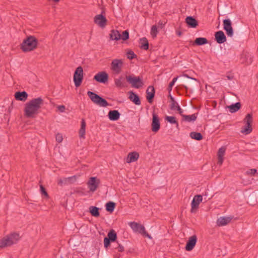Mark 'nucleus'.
<instances>
[{"mask_svg": "<svg viewBox=\"0 0 258 258\" xmlns=\"http://www.w3.org/2000/svg\"><path fill=\"white\" fill-rule=\"evenodd\" d=\"M208 43L207 38L204 37H198L195 40L194 43L198 46L206 44Z\"/></svg>", "mask_w": 258, "mask_h": 258, "instance_id": "31", "label": "nucleus"}, {"mask_svg": "<svg viewBox=\"0 0 258 258\" xmlns=\"http://www.w3.org/2000/svg\"><path fill=\"white\" fill-rule=\"evenodd\" d=\"M55 139H56V141L59 143H61L63 140L62 136L61 134H59V133H57L56 135Z\"/></svg>", "mask_w": 258, "mask_h": 258, "instance_id": "44", "label": "nucleus"}, {"mask_svg": "<svg viewBox=\"0 0 258 258\" xmlns=\"http://www.w3.org/2000/svg\"><path fill=\"white\" fill-rule=\"evenodd\" d=\"M223 28L228 37L233 36V29L232 27V22L230 19H227L223 20Z\"/></svg>", "mask_w": 258, "mask_h": 258, "instance_id": "12", "label": "nucleus"}, {"mask_svg": "<svg viewBox=\"0 0 258 258\" xmlns=\"http://www.w3.org/2000/svg\"><path fill=\"white\" fill-rule=\"evenodd\" d=\"M126 81L131 84L132 87L140 88L143 87L144 83L139 77L126 76Z\"/></svg>", "mask_w": 258, "mask_h": 258, "instance_id": "7", "label": "nucleus"}, {"mask_svg": "<svg viewBox=\"0 0 258 258\" xmlns=\"http://www.w3.org/2000/svg\"><path fill=\"white\" fill-rule=\"evenodd\" d=\"M170 109L172 110H177L180 115H182L183 113L182 109L180 108L178 103L174 100V98L170 95Z\"/></svg>", "mask_w": 258, "mask_h": 258, "instance_id": "18", "label": "nucleus"}, {"mask_svg": "<svg viewBox=\"0 0 258 258\" xmlns=\"http://www.w3.org/2000/svg\"><path fill=\"white\" fill-rule=\"evenodd\" d=\"M87 95L94 104L99 106L105 107L109 105L108 103L105 99L93 92L89 91L87 92Z\"/></svg>", "mask_w": 258, "mask_h": 258, "instance_id": "4", "label": "nucleus"}, {"mask_svg": "<svg viewBox=\"0 0 258 258\" xmlns=\"http://www.w3.org/2000/svg\"><path fill=\"white\" fill-rule=\"evenodd\" d=\"M38 41L37 39L33 36H29L25 39L21 44V48L24 52H29L36 49Z\"/></svg>", "mask_w": 258, "mask_h": 258, "instance_id": "2", "label": "nucleus"}, {"mask_svg": "<svg viewBox=\"0 0 258 258\" xmlns=\"http://www.w3.org/2000/svg\"><path fill=\"white\" fill-rule=\"evenodd\" d=\"M139 158V154L136 152L130 153L126 159L127 163H131L136 161Z\"/></svg>", "mask_w": 258, "mask_h": 258, "instance_id": "25", "label": "nucleus"}, {"mask_svg": "<svg viewBox=\"0 0 258 258\" xmlns=\"http://www.w3.org/2000/svg\"><path fill=\"white\" fill-rule=\"evenodd\" d=\"M140 42L141 44V47L142 49L147 50L149 48V43L146 38L144 37L140 39Z\"/></svg>", "mask_w": 258, "mask_h": 258, "instance_id": "38", "label": "nucleus"}, {"mask_svg": "<svg viewBox=\"0 0 258 258\" xmlns=\"http://www.w3.org/2000/svg\"><path fill=\"white\" fill-rule=\"evenodd\" d=\"M99 210L98 208L94 206H91L89 208V211L91 215L95 217H98L100 215Z\"/></svg>", "mask_w": 258, "mask_h": 258, "instance_id": "35", "label": "nucleus"}, {"mask_svg": "<svg viewBox=\"0 0 258 258\" xmlns=\"http://www.w3.org/2000/svg\"><path fill=\"white\" fill-rule=\"evenodd\" d=\"M83 79V70L82 67H78L74 74V81L76 87H79Z\"/></svg>", "mask_w": 258, "mask_h": 258, "instance_id": "9", "label": "nucleus"}, {"mask_svg": "<svg viewBox=\"0 0 258 258\" xmlns=\"http://www.w3.org/2000/svg\"><path fill=\"white\" fill-rule=\"evenodd\" d=\"M40 191L42 195H44L46 197H48V195L43 185H40Z\"/></svg>", "mask_w": 258, "mask_h": 258, "instance_id": "47", "label": "nucleus"}, {"mask_svg": "<svg viewBox=\"0 0 258 258\" xmlns=\"http://www.w3.org/2000/svg\"><path fill=\"white\" fill-rule=\"evenodd\" d=\"M226 77L227 79L229 80H232L233 79V76L232 75H227Z\"/></svg>", "mask_w": 258, "mask_h": 258, "instance_id": "52", "label": "nucleus"}, {"mask_svg": "<svg viewBox=\"0 0 258 258\" xmlns=\"http://www.w3.org/2000/svg\"><path fill=\"white\" fill-rule=\"evenodd\" d=\"M225 152V148L222 147L218 151V157H223Z\"/></svg>", "mask_w": 258, "mask_h": 258, "instance_id": "43", "label": "nucleus"}, {"mask_svg": "<svg viewBox=\"0 0 258 258\" xmlns=\"http://www.w3.org/2000/svg\"><path fill=\"white\" fill-rule=\"evenodd\" d=\"M126 56L128 59H133L136 56V55L134 53V52L133 51L130 50L127 52Z\"/></svg>", "mask_w": 258, "mask_h": 258, "instance_id": "42", "label": "nucleus"}, {"mask_svg": "<svg viewBox=\"0 0 258 258\" xmlns=\"http://www.w3.org/2000/svg\"><path fill=\"white\" fill-rule=\"evenodd\" d=\"M120 114L118 110H110L108 112V118L110 120L115 121L119 119Z\"/></svg>", "mask_w": 258, "mask_h": 258, "instance_id": "24", "label": "nucleus"}, {"mask_svg": "<svg viewBox=\"0 0 258 258\" xmlns=\"http://www.w3.org/2000/svg\"><path fill=\"white\" fill-rule=\"evenodd\" d=\"M111 242L109 239L107 237H105L104 239V245L105 248H107L110 245V242Z\"/></svg>", "mask_w": 258, "mask_h": 258, "instance_id": "46", "label": "nucleus"}, {"mask_svg": "<svg viewBox=\"0 0 258 258\" xmlns=\"http://www.w3.org/2000/svg\"><path fill=\"white\" fill-rule=\"evenodd\" d=\"M129 38V33L127 30H125L122 32V35H121V39L122 40H126Z\"/></svg>", "mask_w": 258, "mask_h": 258, "instance_id": "41", "label": "nucleus"}, {"mask_svg": "<svg viewBox=\"0 0 258 258\" xmlns=\"http://www.w3.org/2000/svg\"><path fill=\"white\" fill-rule=\"evenodd\" d=\"M177 77L174 78L171 82H173L175 84V82L177 81Z\"/></svg>", "mask_w": 258, "mask_h": 258, "instance_id": "53", "label": "nucleus"}, {"mask_svg": "<svg viewBox=\"0 0 258 258\" xmlns=\"http://www.w3.org/2000/svg\"><path fill=\"white\" fill-rule=\"evenodd\" d=\"M197 238L196 235H193L189 237V239L186 242L185 246V249L187 251L191 250L196 244Z\"/></svg>", "mask_w": 258, "mask_h": 258, "instance_id": "17", "label": "nucleus"}, {"mask_svg": "<svg viewBox=\"0 0 258 258\" xmlns=\"http://www.w3.org/2000/svg\"><path fill=\"white\" fill-rule=\"evenodd\" d=\"M75 176H72L69 177H65L63 179H59L58 180V184L60 185H63L64 184H67L70 183H71V180L73 178H75Z\"/></svg>", "mask_w": 258, "mask_h": 258, "instance_id": "33", "label": "nucleus"}, {"mask_svg": "<svg viewBox=\"0 0 258 258\" xmlns=\"http://www.w3.org/2000/svg\"><path fill=\"white\" fill-rule=\"evenodd\" d=\"M94 79L101 83H105L108 79V75L105 72H100L96 74Z\"/></svg>", "mask_w": 258, "mask_h": 258, "instance_id": "13", "label": "nucleus"}, {"mask_svg": "<svg viewBox=\"0 0 258 258\" xmlns=\"http://www.w3.org/2000/svg\"><path fill=\"white\" fill-rule=\"evenodd\" d=\"M185 22L189 28H196L198 25V21L192 16H188L185 18Z\"/></svg>", "mask_w": 258, "mask_h": 258, "instance_id": "22", "label": "nucleus"}, {"mask_svg": "<svg viewBox=\"0 0 258 258\" xmlns=\"http://www.w3.org/2000/svg\"><path fill=\"white\" fill-rule=\"evenodd\" d=\"M105 207L107 212L112 213L115 207V204L113 202H108L106 204Z\"/></svg>", "mask_w": 258, "mask_h": 258, "instance_id": "36", "label": "nucleus"}, {"mask_svg": "<svg viewBox=\"0 0 258 258\" xmlns=\"http://www.w3.org/2000/svg\"><path fill=\"white\" fill-rule=\"evenodd\" d=\"M152 131L153 132H157L160 128V123L158 116L154 112L153 113L152 122L151 123Z\"/></svg>", "mask_w": 258, "mask_h": 258, "instance_id": "14", "label": "nucleus"}, {"mask_svg": "<svg viewBox=\"0 0 258 258\" xmlns=\"http://www.w3.org/2000/svg\"><path fill=\"white\" fill-rule=\"evenodd\" d=\"M28 97V94L25 91L17 92L15 94V97L16 100L24 101Z\"/></svg>", "mask_w": 258, "mask_h": 258, "instance_id": "26", "label": "nucleus"}, {"mask_svg": "<svg viewBox=\"0 0 258 258\" xmlns=\"http://www.w3.org/2000/svg\"><path fill=\"white\" fill-rule=\"evenodd\" d=\"M126 77L125 78L123 76H120L118 78L114 79V83L116 86L119 88H122L127 86L126 83L125 82Z\"/></svg>", "mask_w": 258, "mask_h": 258, "instance_id": "19", "label": "nucleus"}, {"mask_svg": "<svg viewBox=\"0 0 258 258\" xmlns=\"http://www.w3.org/2000/svg\"><path fill=\"white\" fill-rule=\"evenodd\" d=\"M118 246L117 247L118 251L119 252H122L124 251V247L119 243H118Z\"/></svg>", "mask_w": 258, "mask_h": 258, "instance_id": "49", "label": "nucleus"}, {"mask_svg": "<svg viewBox=\"0 0 258 258\" xmlns=\"http://www.w3.org/2000/svg\"><path fill=\"white\" fill-rule=\"evenodd\" d=\"M155 89L153 86H150L148 87L146 90L147 96L146 98L148 101L151 103L153 102V98L155 96Z\"/></svg>", "mask_w": 258, "mask_h": 258, "instance_id": "21", "label": "nucleus"}, {"mask_svg": "<svg viewBox=\"0 0 258 258\" xmlns=\"http://www.w3.org/2000/svg\"><path fill=\"white\" fill-rule=\"evenodd\" d=\"M111 242L115 241L117 238V235L115 231L113 229L109 231L107 234V237Z\"/></svg>", "mask_w": 258, "mask_h": 258, "instance_id": "34", "label": "nucleus"}, {"mask_svg": "<svg viewBox=\"0 0 258 258\" xmlns=\"http://www.w3.org/2000/svg\"><path fill=\"white\" fill-rule=\"evenodd\" d=\"M110 38L112 40H119L121 39V34L116 30H112L109 34Z\"/></svg>", "mask_w": 258, "mask_h": 258, "instance_id": "28", "label": "nucleus"}, {"mask_svg": "<svg viewBox=\"0 0 258 258\" xmlns=\"http://www.w3.org/2000/svg\"><path fill=\"white\" fill-rule=\"evenodd\" d=\"M159 24L162 25V22H161L160 21L159 22Z\"/></svg>", "mask_w": 258, "mask_h": 258, "instance_id": "56", "label": "nucleus"}, {"mask_svg": "<svg viewBox=\"0 0 258 258\" xmlns=\"http://www.w3.org/2000/svg\"><path fill=\"white\" fill-rule=\"evenodd\" d=\"M130 226L135 232L140 233L144 237H147L150 239L152 238L151 235L146 231L145 227L143 225L135 222H132L130 223Z\"/></svg>", "mask_w": 258, "mask_h": 258, "instance_id": "6", "label": "nucleus"}, {"mask_svg": "<svg viewBox=\"0 0 258 258\" xmlns=\"http://www.w3.org/2000/svg\"><path fill=\"white\" fill-rule=\"evenodd\" d=\"M54 2H58L60 0H53Z\"/></svg>", "mask_w": 258, "mask_h": 258, "instance_id": "55", "label": "nucleus"}, {"mask_svg": "<svg viewBox=\"0 0 258 258\" xmlns=\"http://www.w3.org/2000/svg\"><path fill=\"white\" fill-rule=\"evenodd\" d=\"M158 30L156 26L154 25L151 28V34L153 38L156 37L158 33Z\"/></svg>", "mask_w": 258, "mask_h": 258, "instance_id": "40", "label": "nucleus"}, {"mask_svg": "<svg viewBox=\"0 0 258 258\" xmlns=\"http://www.w3.org/2000/svg\"><path fill=\"white\" fill-rule=\"evenodd\" d=\"M100 183V180L96 177H91L88 182L87 185L90 191L94 192Z\"/></svg>", "mask_w": 258, "mask_h": 258, "instance_id": "10", "label": "nucleus"}, {"mask_svg": "<svg viewBox=\"0 0 258 258\" xmlns=\"http://www.w3.org/2000/svg\"><path fill=\"white\" fill-rule=\"evenodd\" d=\"M215 39L219 44H222L226 41V37L222 31H219L215 34Z\"/></svg>", "mask_w": 258, "mask_h": 258, "instance_id": "20", "label": "nucleus"}, {"mask_svg": "<svg viewBox=\"0 0 258 258\" xmlns=\"http://www.w3.org/2000/svg\"><path fill=\"white\" fill-rule=\"evenodd\" d=\"M257 170L255 169H250L246 171L247 175H254L256 173Z\"/></svg>", "mask_w": 258, "mask_h": 258, "instance_id": "45", "label": "nucleus"}, {"mask_svg": "<svg viewBox=\"0 0 258 258\" xmlns=\"http://www.w3.org/2000/svg\"><path fill=\"white\" fill-rule=\"evenodd\" d=\"M241 107V104L240 102H236V103L232 104L229 106L228 108L230 112L234 113L238 111Z\"/></svg>", "mask_w": 258, "mask_h": 258, "instance_id": "32", "label": "nucleus"}, {"mask_svg": "<svg viewBox=\"0 0 258 258\" xmlns=\"http://www.w3.org/2000/svg\"><path fill=\"white\" fill-rule=\"evenodd\" d=\"M57 109L59 111H60V112H64L65 111V109H66V107L64 105H58L57 107Z\"/></svg>", "mask_w": 258, "mask_h": 258, "instance_id": "48", "label": "nucleus"}, {"mask_svg": "<svg viewBox=\"0 0 258 258\" xmlns=\"http://www.w3.org/2000/svg\"><path fill=\"white\" fill-rule=\"evenodd\" d=\"M245 125L241 128V133L244 135L249 134L252 132L251 123L252 122V115L250 113L247 114L244 120Z\"/></svg>", "mask_w": 258, "mask_h": 258, "instance_id": "5", "label": "nucleus"}, {"mask_svg": "<svg viewBox=\"0 0 258 258\" xmlns=\"http://www.w3.org/2000/svg\"><path fill=\"white\" fill-rule=\"evenodd\" d=\"M181 116L182 117V120L187 122H193L195 121L197 118L196 114L191 115H184L182 114Z\"/></svg>", "mask_w": 258, "mask_h": 258, "instance_id": "29", "label": "nucleus"}, {"mask_svg": "<svg viewBox=\"0 0 258 258\" xmlns=\"http://www.w3.org/2000/svg\"><path fill=\"white\" fill-rule=\"evenodd\" d=\"M128 93L130 94L128 98L131 101L137 105H139L141 104L140 99L137 94L133 91H130Z\"/></svg>", "mask_w": 258, "mask_h": 258, "instance_id": "23", "label": "nucleus"}, {"mask_svg": "<svg viewBox=\"0 0 258 258\" xmlns=\"http://www.w3.org/2000/svg\"><path fill=\"white\" fill-rule=\"evenodd\" d=\"M183 77L189 79L190 80L185 81V83L187 85H183V87L186 90H189L190 92H192L194 89H196L198 86V81L193 78L189 77L187 75L184 74Z\"/></svg>", "mask_w": 258, "mask_h": 258, "instance_id": "8", "label": "nucleus"}, {"mask_svg": "<svg viewBox=\"0 0 258 258\" xmlns=\"http://www.w3.org/2000/svg\"><path fill=\"white\" fill-rule=\"evenodd\" d=\"M165 120L172 124H176L177 128L178 127V123L176 120V118L174 116H167L165 117Z\"/></svg>", "mask_w": 258, "mask_h": 258, "instance_id": "39", "label": "nucleus"}, {"mask_svg": "<svg viewBox=\"0 0 258 258\" xmlns=\"http://www.w3.org/2000/svg\"><path fill=\"white\" fill-rule=\"evenodd\" d=\"M86 122L84 119L81 120V128L79 131V136L81 138H84L85 135Z\"/></svg>", "mask_w": 258, "mask_h": 258, "instance_id": "30", "label": "nucleus"}, {"mask_svg": "<svg viewBox=\"0 0 258 258\" xmlns=\"http://www.w3.org/2000/svg\"><path fill=\"white\" fill-rule=\"evenodd\" d=\"M94 23L101 28H104L106 25L107 19L102 14L97 15L94 17Z\"/></svg>", "mask_w": 258, "mask_h": 258, "instance_id": "16", "label": "nucleus"}, {"mask_svg": "<svg viewBox=\"0 0 258 258\" xmlns=\"http://www.w3.org/2000/svg\"><path fill=\"white\" fill-rule=\"evenodd\" d=\"M174 85L173 82H171L168 86V89L170 91L172 90V87Z\"/></svg>", "mask_w": 258, "mask_h": 258, "instance_id": "51", "label": "nucleus"}, {"mask_svg": "<svg viewBox=\"0 0 258 258\" xmlns=\"http://www.w3.org/2000/svg\"><path fill=\"white\" fill-rule=\"evenodd\" d=\"M44 101L41 97L32 99L25 105L24 114L28 118L34 117L39 112Z\"/></svg>", "mask_w": 258, "mask_h": 258, "instance_id": "1", "label": "nucleus"}, {"mask_svg": "<svg viewBox=\"0 0 258 258\" xmlns=\"http://www.w3.org/2000/svg\"><path fill=\"white\" fill-rule=\"evenodd\" d=\"M20 236L18 233L14 232L4 237L0 240V248H4L16 244L19 241Z\"/></svg>", "mask_w": 258, "mask_h": 258, "instance_id": "3", "label": "nucleus"}, {"mask_svg": "<svg viewBox=\"0 0 258 258\" xmlns=\"http://www.w3.org/2000/svg\"><path fill=\"white\" fill-rule=\"evenodd\" d=\"M190 137L191 138L197 141H201L203 139V136L200 133L191 132L190 133Z\"/></svg>", "mask_w": 258, "mask_h": 258, "instance_id": "37", "label": "nucleus"}, {"mask_svg": "<svg viewBox=\"0 0 258 258\" xmlns=\"http://www.w3.org/2000/svg\"><path fill=\"white\" fill-rule=\"evenodd\" d=\"M122 61L121 59H113L111 63V69L116 74H118L121 71Z\"/></svg>", "mask_w": 258, "mask_h": 258, "instance_id": "11", "label": "nucleus"}, {"mask_svg": "<svg viewBox=\"0 0 258 258\" xmlns=\"http://www.w3.org/2000/svg\"><path fill=\"white\" fill-rule=\"evenodd\" d=\"M223 162V157H218L217 163L219 165H221Z\"/></svg>", "mask_w": 258, "mask_h": 258, "instance_id": "50", "label": "nucleus"}, {"mask_svg": "<svg viewBox=\"0 0 258 258\" xmlns=\"http://www.w3.org/2000/svg\"><path fill=\"white\" fill-rule=\"evenodd\" d=\"M177 35H178V36H181V35L182 33H181V32H180V31H178V32H177Z\"/></svg>", "mask_w": 258, "mask_h": 258, "instance_id": "54", "label": "nucleus"}, {"mask_svg": "<svg viewBox=\"0 0 258 258\" xmlns=\"http://www.w3.org/2000/svg\"><path fill=\"white\" fill-rule=\"evenodd\" d=\"M231 219L230 217H221L218 219L217 224L219 226H224L229 223Z\"/></svg>", "mask_w": 258, "mask_h": 258, "instance_id": "27", "label": "nucleus"}, {"mask_svg": "<svg viewBox=\"0 0 258 258\" xmlns=\"http://www.w3.org/2000/svg\"><path fill=\"white\" fill-rule=\"evenodd\" d=\"M203 197L201 195H196L191 203V209L190 210L191 213L195 212L194 210L199 208V204L202 202Z\"/></svg>", "mask_w": 258, "mask_h": 258, "instance_id": "15", "label": "nucleus"}]
</instances>
